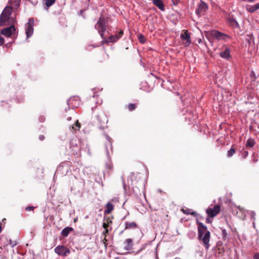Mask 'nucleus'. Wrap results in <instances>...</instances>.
Returning <instances> with one entry per match:
<instances>
[{
	"label": "nucleus",
	"mask_w": 259,
	"mask_h": 259,
	"mask_svg": "<svg viewBox=\"0 0 259 259\" xmlns=\"http://www.w3.org/2000/svg\"><path fill=\"white\" fill-rule=\"evenodd\" d=\"M13 7L6 6L0 15V27L15 25L17 20L12 15Z\"/></svg>",
	"instance_id": "nucleus-1"
},
{
	"label": "nucleus",
	"mask_w": 259,
	"mask_h": 259,
	"mask_svg": "<svg viewBox=\"0 0 259 259\" xmlns=\"http://www.w3.org/2000/svg\"><path fill=\"white\" fill-rule=\"evenodd\" d=\"M197 224L198 225V238L202 241L205 248L208 249L210 246V232L207 230L206 226L198 220L197 221Z\"/></svg>",
	"instance_id": "nucleus-2"
},
{
	"label": "nucleus",
	"mask_w": 259,
	"mask_h": 259,
	"mask_svg": "<svg viewBox=\"0 0 259 259\" xmlns=\"http://www.w3.org/2000/svg\"><path fill=\"white\" fill-rule=\"evenodd\" d=\"M108 26V19L101 15L95 25V28L100 33L101 37L104 39V33Z\"/></svg>",
	"instance_id": "nucleus-3"
},
{
	"label": "nucleus",
	"mask_w": 259,
	"mask_h": 259,
	"mask_svg": "<svg viewBox=\"0 0 259 259\" xmlns=\"http://www.w3.org/2000/svg\"><path fill=\"white\" fill-rule=\"evenodd\" d=\"M221 211V207L219 205H215L213 208L208 207L206 209V212L208 218H214Z\"/></svg>",
	"instance_id": "nucleus-4"
},
{
	"label": "nucleus",
	"mask_w": 259,
	"mask_h": 259,
	"mask_svg": "<svg viewBox=\"0 0 259 259\" xmlns=\"http://www.w3.org/2000/svg\"><path fill=\"white\" fill-rule=\"evenodd\" d=\"M211 34L212 36L218 40H227L231 38L230 36L225 33L221 32L218 30H213L211 31Z\"/></svg>",
	"instance_id": "nucleus-5"
},
{
	"label": "nucleus",
	"mask_w": 259,
	"mask_h": 259,
	"mask_svg": "<svg viewBox=\"0 0 259 259\" xmlns=\"http://www.w3.org/2000/svg\"><path fill=\"white\" fill-rule=\"evenodd\" d=\"M34 19L30 18L25 25L26 34L27 38L32 36L33 33Z\"/></svg>",
	"instance_id": "nucleus-6"
},
{
	"label": "nucleus",
	"mask_w": 259,
	"mask_h": 259,
	"mask_svg": "<svg viewBox=\"0 0 259 259\" xmlns=\"http://www.w3.org/2000/svg\"><path fill=\"white\" fill-rule=\"evenodd\" d=\"M6 26V28L2 29L1 33L6 37H10L13 34H14L16 31L15 25Z\"/></svg>",
	"instance_id": "nucleus-7"
},
{
	"label": "nucleus",
	"mask_w": 259,
	"mask_h": 259,
	"mask_svg": "<svg viewBox=\"0 0 259 259\" xmlns=\"http://www.w3.org/2000/svg\"><path fill=\"white\" fill-rule=\"evenodd\" d=\"M55 252L58 254L65 256L70 253V250L63 245H59L55 248Z\"/></svg>",
	"instance_id": "nucleus-8"
},
{
	"label": "nucleus",
	"mask_w": 259,
	"mask_h": 259,
	"mask_svg": "<svg viewBox=\"0 0 259 259\" xmlns=\"http://www.w3.org/2000/svg\"><path fill=\"white\" fill-rule=\"evenodd\" d=\"M207 9L208 6L207 4L201 1L198 6V8L196 10V13L197 15L201 16L204 14Z\"/></svg>",
	"instance_id": "nucleus-9"
},
{
	"label": "nucleus",
	"mask_w": 259,
	"mask_h": 259,
	"mask_svg": "<svg viewBox=\"0 0 259 259\" xmlns=\"http://www.w3.org/2000/svg\"><path fill=\"white\" fill-rule=\"evenodd\" d=\"M184 32L181 34V38L184 41L183 44L186 46H189L191 42L190 35L188 33V30H184Z\"/></svg>",
	"instance_id": "nucleus-10"
},
{
	"label": "nucleus",
	"mask_w": 259,
	"mask_h": 259,
	"mask_svg": "<svg viewBox=\"0 0 259 259\" xmlns=\"http://www.w3.org/2000/svg\"><path fill=\"white\" fill-rule=\"evenodd\" d=\"M123 34V30H120V31L114 35H112L110 36L108 40L106 41L107 42H116L117 40H118L120 37H122V35Z\"/></svg>",
	"instance_id": "nucleus-11"
},
{
	"label": "nucleus",
	"mask_w": 259,
	"mask_h": 259,
	"mask_svg": "<svg viewBox=\"0 0 259 259\" xmlns=\"http://www.w3.org/2000/svg\"><path fill=\"white\" fill-rule=\"evenodd\" d=\"M228 24L231 27L234 28L239 27L238 23L237 21L232 17H229L227 19Z\"/></svg>",
	"instance_id": "nucleus-12"
},
{
	"label": "nucleus",
	"mask_w": 259,
	"mask_h": 259,
	"mask_svg": "<svg viewBox=\"0 0 259 259\" xmlns=\"http://www.w3.org/2000/svg\"><path fill=\"white\" fill-rule=\"evenodd\" d=\"M220 56L222 58L229 60L231 57L230 49L228 48H226L225 50L221 53Z\"/></svg>",
	"instance_id": "nucleus-13"
},
{
	"label": "nucleus",
	"mask_w": 259,
	"mask_h": 259,
	"mask_svg": "<svg viewBox=\"0 0 259 259\" xmlns=\"http://www.w3.org/2000/svg\"><path fill=\"white\" fill-rule=\"evenodd\" d=\"M79 103V99L75 97L70 98L68 101V104L72 105V107H76Z\"/></svg>",
	"instance_id": "nucleus-14"
},
{
	"label": "nucleus",
	"mask_w": 259,
	"mask_h": 259,
	"mask_svg": "<svg viewBox=\"0 0 259 259\" xmlns=\"http://www.w3.org/2000/svg\"><path fill=\"white\" fill-rule=\"evenodd\" d=\"M125 243L126 245L124 246V249L126 250H130L133 248V240L131 238H128L125 240Z\"/></svg>",
	"instance_id": "nucleus-15"
},
{
	"label": "nucleus",
	"mask_w": 259,
	"mask_h": 259,
	"mask_svg": "<svg viewBox=\"0 0 259 259\" xmlns=\"http://www.w3.org/2000/svg\"><path fill=\"white\" fill-rule=\"evenodd\" d=\"M73 230V229L72 227H65L64 229L62 230L61 234L62 236L66 237L67 236H68L69 233L72 232Z\"/></svg>",
	"instance_id": "nucleus-16"
},
{
	"label": "nucleus",
	"mask_w": 259,
	"mask_h": 259,
	"mask_svg": "<svg viewBox=\"0 0 259 259\" xmlns=\"http://www.w3.org/2000/svg\"><path fill=\"white\" fill-rule=\"evenodd\" d=\"M138 228V225L135 222H125V229H135Z\"/></svg>",
	"instance_id": "nucleus-17"
},
{
	"label": "nucleus",
	"mask_w": 259,
	"mask_h": 259,
	"mask_svg": "<svg viewBox=\"0 0 259 259\" xmlns=\"http://www.w3.org/2000/svg\"><path fill=\"white\" fill-rule=\"evenodd\" d=\"M113 210V204L109 202L106 205L105 209L104 210V213L106 214H109L112 210Z\"/></svg>",
	"instance_id": "nucleus-18"
},
{
	"label": "nucleus",
	"mask_w": 259,
	"mask_h": 259,
	"mask_svg": "<svg viewBox=\"0 0 259 259\" xmlns=\"http://www.w3.org/2000/svg\"><path fill=\"white\" fill-rule=\"evenodd\" d=\"M21 0H9V3L11 5L15 6V8L17 9L20 6Z\"/></svg>",
	"instance_id": "nucleus-19"
},
{
	"label": "nucleus",
	"mask_w": 259,
	"mask_h": 259,
	"mask_svg": "<svg viewBox=\"0 0 259 259\" xmlns=\"http://www.w3.org/2000/svg\"><path fill=\"white\" fill-rule=\"evenodd\" d=\"M255 144L254 141L252 139H249L247 141L246 146V147H252Z\"/></svg>",
	"instance_id": "nucleus-20"
},
{
	"label": "nucleus",
	"mask_w": 259,
	"mask_h": 259,
	"mask_svg": "<svg viewBox=\"0 0 259 259\" xmlns=\"http://www.w3.org/2000/svg\"><path fill=\"white\" fill-rule=\"evenodd\" d=\"M44 1L46 7L49 8L55 3L56 0H44Z\"/></svg>",
	"instance_id": "nucleus-21"
},
{
	"label": "nucleus",
	"mask_w": 259,
	"mask_h": 259,
	"mask_svg": "<svg viewBox=\"0 0 259 259\" xmlns=\"http://www.w3.org/2000/svg\"><path fill=\"white\" fill-rule=\"evenodd\" d=\"M80 127V123L77 120L75 124H73L72 126V129L74 131L79 130Z\"/></svg>",
	"instance_id": "nucleus-22"
},
{
	"label": "nucleus",
	"mask_w": 259,
	"mask_h": 259,
	"mask_svg": "<svg viewBox=\"0 0 259 259\" xmlns=\"http://www.w3.org/2000/svg\"><path fill=\"white\" fill-rule=\"evenodd\" d=\"M246 10L250 13H254V12H255L256 11V9L255 8V7L254 5L253 6H248L246 7Z\"/></svg>",
	"instance_id": "nucleus-23"
},
{
	"label": "nucleus",
	"mask_w": 259,
	"mask_h": 259,
	"mask_svg": "<svg viewBox=\"0 0 259 259\" xmlns=\"http://www.w3.org/2000/svg\"><path fill=\"white\" fill-rule=\"evenodd\" d=\"M235 149L233 147H232L228 151L227 156L228 157H231L235 153Z\"/></svg>",
	"instance_id": "nucleus-24"
},
{
	"label": "nucleus",
	"mask_w": 259,
	"mask_h": 259,
	"mask_svg": "<svg viewBox=\"0 0 259 259\" xmlns=\"http://www.w3.org/2000/svg\"><path fill=\"white\" fill-rule=\"evenodd\" d=\"M182 211L185 213V214H191L192 215H195L196 216L197 215V213L196 212H191V209H183L182 210Z\"/></svg>",
	"instance_id": "nucleus-25"
},
{
	"label": "nucleus",
	"mask_w": 259,
	"mask_h": 259,
	"mask_svg": "<svg viewBox=\"0 0 259 259\" xmlns=\"http://www.w3.org/2000/svg\"><path fill=\"white\" fill-rule=\"evenodd\" d=\"M136 107L137 105L136 104L130 103L127 105V109L130 111L135 110Z\"/></svg>",
	"instance_id": "nucleus-26"
},
{
	"label": "nucleus",
	"mask_w": 259,
	"mask_h": 259,
	"mask_svg": "<svg viewBox=\"0 0 259 259\" xmlns=\"http://www.w3.org/2000/svg\"><path fill=\"white\" fill-rule=\"evenodd\" d=\"M223 239L225 240L228 239V234L225 229L222 230Z\"/></svg>",
	"instance_id": "nucleus-27"
},
{
	"label": "nucleus",
	"mask_w": 259,
	"mask_h": 259,
	"mask_svg": "<svg viewBox=\"0 0 259 259\" xmlns=\"http://www.w3.org/2000/svg\"><path fill=\"white\" fill-rule=\"evenodd\" d=\"M139 40L141 43H144L146 41L144 36L142 35H141L139 36Z\"/></svg>",
	"instance_id": "nucleus-28"
},
{
	"label": "nucleus",
	"mask_w": 259,
	"mask_h": 259,
	"mask_svg": "<svg viewBox=\"0 0 259 259\" xmlns=\"http://www.w3.org/2000/svg\"><path fill=\"white\" fill-rule=\"evenodd\" d=\"M248 155V152L247 151L243 150L242 152V156L243 158H245Z\"/></svg>",
	"instance_id": "nucleus-29"
},
{
	"label": "nucleus",
	"mask_w": 259,
	"mask_h": 259,
	"mask_svg": "<svg viewBox=\"0 0 259 259\" xmlns=\"http://www.w3.org/2000/svg\"><path fill=\"white\" fill-rule=\"evenodd\" d=\"M34 208V207H33L32 206H27L25 208V210L27 211H33Z\"/></svg>",
	"instance_id": "nucleus-30"
},
{
	"label": "nucleus",
	"mask_w": 259,
	"mask_h": 259,
	"mask_svg": "<svg viewBox=\"0 0 259 259\" xmlns=\"http://www.w3.org/2000/svg\"><path fill=\"white\" fill-rule=\"evenodd\" d=\"M5 42L4 38L0 35V46L3 45Z\"/></svg>",
	"instance_id": "nucleus-31"
},
{
	"label": "nucleus",
	"mask_w": 259,
	"mask_h": 259,
	"mask_svg": "<svg viewBox=\"0 0 259 259\" xmlns=\"http://www.w3.org/2000/svg\"><path fill=\"white\" fill-rule=\"evenodd\" d=\"M70 144L71 145V146H76L77 144L76 143V141L74 140H72L70 142Z\"/></svg>",
	"instance_id": "nucleus-32"
},
{
	"label": "nucleus",
	"mask_w": 259,
	"mask_h": 259,
	"mask_svg": "<svg viewBox=\"0 0 259 259\" xmlns=\"http://www.w3.org/2000/svg\"><path fill=\"white\" fill-rule=\"evenodd\" d=\"M109 226V224H107V223H106L104 222L103 224V227L104 229H108Z\"/></svg>",
	"instance_id": "nucleus-33"
},
{
	"label": "nucleus",
	"mask_w": 259,
	"mask_h": 259,
	"mask_svg": "<svg viewBox=\"0 0 259 259\" xmlns=\"http://www.w3.org/2000/svg\"><path fill=\"white\" fill-rule=\"evenodd\" d=\"M171 1L174 5H178L180 2V0H171Z\"/></svg>",
	"instance_id": "nucleus-34"
},
{
	"label": "nucleus",
	"mask_w": 259,
	"mask_h": 259,
	"mask_svg": "<svg viewBox=\"0 0 259 259\" xmlns=\"http://www.w3.org/2000/svg\"><path fill=\"white\" fill-rule=\"evenodd\" d=\"M250 215L252 220H253L254 221L255 220V213L254 212H251L250 213Z\"/></svg>",
	"instance_id": "nucleus-35"
},
{
	"label": "nucleus",
	"mask_w": 259,
	"mask_h": 259,
	"mask_svg": "<svg viewBox=\"0 0 259 259\" xmlns=\"http://www.w3.org/2000/svg\"><path fill=\"white\" fill-rule=\"evenodd\" d=\"M10 244H11L12 247H14L17 244V243L15 242H13L11 239L10 240Z\"/></svg>",
	"instance_id": "nucleus-36"
},
{
	"label": "nucleus",
	"mask_w": 259,
	"mask_h": 259,
	"mask_svg": "<svg viewBox=\"0 0 259 259\" xmlns=\"http://www.w3.org/2000/svg\"><path fill=\"white\" fill-rule=\"evenodd\" d=\"M103 234L106 236V235H107L109 233V230L108 229H105L104 231L103 232Z\"/></svg>",
	"instance_id": "nucleus-37"
},
{
	"label": "nucleus",
	"mask_w": 259,
	"mask_h": 259,
	"mask_svg": "<svg viewBox=\"0 0 259 259\" xmlns=\"http://www.w3.org/2000/svg\"><path fill=\"white\" fill-rule=\"evenodd\" d=\"M106 223H107V224H111L112 223V221H111V220L109 218H108L106 219Z\"/></svg>",
	"instance_id": "nucleus-38"
},
{
	"label": "nucleus",
	"mask_w": 259,
	"mask_h": 259,
	"mask_svg": "<svg viewBox=\"0 0 259 259\" xmlns=\"http://www.w3.org/2000/svg\"><path fill=\"white\" fill-rule=\"evenodd\" d=\"M254 259H259V253H256L253 256Z\"/></svg>",
	"instance_id": "nucleus-39"
},
{
	"label": "nucleus",
	"mask_w": 259,
	"mask_h": 259,
	"mask_svg": "<svg viewBox=\"0 0 259 259\" xmlns=\"http://www.w3.org/2000/svg\"><path fill=\"white\" fill-rule=\"evenodd\" d=\"M45 136L44 135H40L39 136V139L40 141H43V140H45Z\"/></svg>",
	"instance_id": "nucleus-40"
},
{
	"label": "nucleus",
	"mask_w": 259,
	"mask_h": 259,
	"mask_svg": "<svg viewBox=\"0 0 259 259\" xmlns=\"http://www.w3.org/2000/svg\"><path fill=\"white\" fill-rule=\"evenodd\" d=\"M254 6L255 7L256 10L257 9H259V4H256L255 5H254Z\"/></svg>",
	"instance_id": "nucleus-41"
},
{
	"label": "nucleus",
	"mask_w": 259,
	"mask_h": 259,
	"mask_svg": "<svg viewBox=\"0 0 259 259\" xmlns=\"http://www.w3.org/2000/svg\"><path fill=\"white\" fill-rule=\"evenodd\" d=\"M106 242H107V240L105 238L104 239V243L105 244V246H106Z\"/></svg>",
	"instance_id": "nucleus-42"
},
{
	"label": "nucleus",
	"mask_w": 259,
	"mask_h": 259,
	"mask_svg": "<svg viewBox=\"0 0 259 259\" xmlns=\"http://www.w3.org/2000/svg\"><path fill=\"white\" fill-rule=\"evenodd\" d=\"M2 224H1V223L0 222V233L2 232Z\"/></svg>",
	"instance_id": "nucleus-43"
},
{
	"label": "nucleus",
	"mask_w": 259,
	"mask_h": 259,
	"mask_svg": "<svg viewBox=\"0 0 259 259\" xmlns=\"http://www.w3.org/2000/svg\"><path fill=\"white\" fill-rule=\"evenodd\" d=\"M207 222H209V220H208V218L207 219V221H206Z\"/></svg>",
	"instance_id": "nucleus-44"
},
{
	"label": "nucleus",
	"mask_w": 259,
	"mask_h": 259,
	"mask_svg": "<svg viewBox=\"0 0 259 259\" xmlns=\"http://www.w3.org/2000/svg\"><path fill=\"white\" fill-rule=\"evenodd\" d=\"M142 249H140L139 250H138V252H140V251H141V250H142Z\"/></svg>",
	"instance_id": "nucleus-45"
},
{
	"label": "nucleus",
	"mask_w": 259,
	"mask_h": 259,
	"mask_svg": "<svg viewBox=\"0 0 259 259\" xmlns=\"http://www.w3.org/2000/svg\"><path fill=\"white\" fill-rule=\"evenodd\" d=\"M253 226H254V221L253 222Z\"/></svg>",
	"instance_id": "nucleus-46"
}]
</instances>
